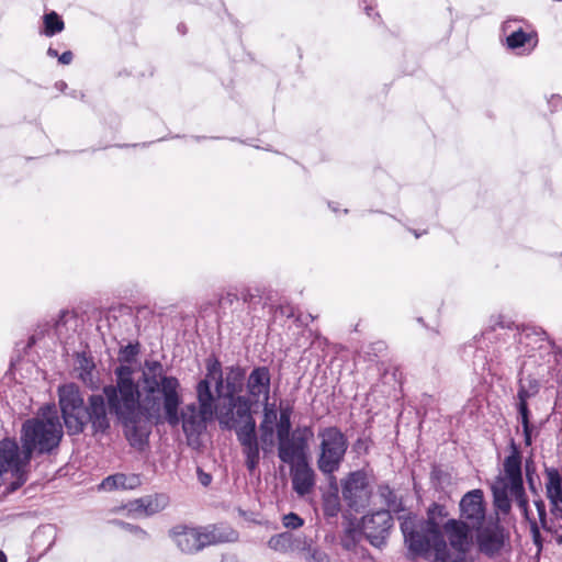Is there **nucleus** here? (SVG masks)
<instances>
[{
	"instance_id": "1",
	"label": "nucleus",
	"mask_w": 562,
	"mask_h": 562,
	"mask_svg": "<svg viewBox=\"0 0 562 562\" xmlns=\"http://www.w3.org/2000/svg\"><path fill=\"white\" fill-rule=\"evenodd\" d=\"M116 383L103 386L102 394H91L85 402L81 391L74 383L58 389V404L69 436H77L90 428L91 435L101 438L110 434L113 414L123 426L132 447L142 449L148 439L143 400L132 378L130 367L115 369Z\"/></svg>"
},
{
	"instance_id": "2",
	"label": "nucleus",
	"mask_w": 562,
	"mask_h": 562,
	"mask_svg": "<svg viewBox=\"0 0 562 562\" xmlns=\"http://www.w3.org/2000/svg\"><path fill=\"white\" fill-rule=\"evenodd\" d=\"M143 383L145 423L150 419L158 420L162 412L169 426L177 427L181 424L189 443L196 441L206 430L207 423L218 415L215 395L207 380H200L196 384L198 405L187 404L180 412V382L176 376L167 375L159 361L145 362Z\"/></svg>"
},
{
	"instance_id": "3",
	"label": "nucleus",
	"mask_w": 562,
	"mask_h": 562,
	"mask_svg": "<svg viewBox=\"0 0 562 562\" xmlns=\"http://www.w3.org/2000/svg\"><path fill=\"white\" fill-rule=\"evenodd\" d=\"M206 374L203 380L214 382L217 397L227 401V406L220 409L217 419L220 424L234 426V417H237L238 401L244 400L247 406V413H251V403L247 396L238 395L244 387L246 372L238 364L226 367L223 371L222 364L215 357L207 358L205 361Z\"/></svg>"
},
{
	"instance_id": "4",
	"label": "nucleus",
	"mask_w": 562,
	"mask_h": 562,
	"mask_svg": "<svg viewBox=\"0 0 562 562\" xmlns=\"http://www.w3.org/2000/svg\"><path fill=\"white\" fill-rule=\"evenodd\" d=\"M63 425L54 407L41 408V414L26 419L21 428L20 440L26 453L49 454L58 448L63 438Z\"/></svg>"
},
{
	"instance_id": "5",
	"label": "nucleus",
	"mask_w": 562,
	"mask_h": 562,
	"mask_svg": "<svg viewBox=\"0 0 562 562\" xmlns=\"http://www.w3.org/2000/svg\"><path fill=\"white\" fill-rule=\"evenodd\" d=\"M169 537L182 553L193 554L209 546L235 542L238 540V532L224 525L202 528L178 525L169 531Z\"/></svg>"
},
{
	"instance_id": "6",
	"label": "nucleus",
	"mask_w": 562,
	"mask_h": 562,
	"mask_svg": "<svg viewBox=\"0 0 562 562\" xmlns=\"http://www.w3.org/2000/svg\"><path fill=\"white\" fill-rule=\"evenodd\" d=\"M317 440V469L324 475L334 476L345 460L349 447L348 438L337 426H326L318 429Z\"/></svg>"
},
{
	"instance_id": "7",
	"label": "nucleus",
	"mask_w": 562,
	"mask_h": 562,
	"mask_svg": "<svg viewBox=\"0 0 562 562\" xmlns=\"http://www.w3.org/2000/svg\"><path fill=\"white\" fill-rule=\"evenodd\" d=\"M510 454L504 460V476H498L496 480L501 483H506L510 487V494L522 513L524 517L529 521L530 529L532 532L533 541L540 546V531L539 525L535 518L530 517L528 498L526 496L522 472H521V454L518 447L514 441L510 443Z\"/></svg>"
},
{
	"instance_id": "8",
	"label": "nucleus",
	"mask_w": 562,
	"mask_h": 562,
	"mask_svg": "<svg viewBox=\"0 0 562 562\" xmlns=\"http://www.w3.org/2000/svg\"><path fill=\"white\" fill-rule=\"evenodd\" d=\"M401 530L405 544L413 555H424L430 550L435 552L446 547V541L440 529H435L414 516H400Z\"/></svg>"
},
{
	"instance_id": "9",
	"label": "nucleus",
	"mask_w": 562,
	"mask_h": 562,
	"mask_svg": "<svg viewBox=\"0 0 562 562\" xmlns=\"http://www.w3.org/2000/svg\"><path fill=\"white\" fill-rule=\"evenodd\" d=\"M237 417H234V426L220 424L224 429H234L237 440L241 447L245 458V465L250 474H252L260 462V447L256 434V420L251 413H247V406L244 400H239Z\"/></svg>"
},
{
	"instance_id": "10",
	"label": "nucleus",
	"mask_w": 562,
	"mask_h": 562,
	"mask_svg": "<svg viewBox=\"0 0 562 562\" xmlns=\"http://www.w3.org/2000/svg\"><path fill=\"white\" fill-rule=\"evenodd\" d=\"M32 456L20 448L11 438L0 440V475L10 473L13 481L9 485L11 492L20 488L27 480V467Z\"/></svg>"
},
{
	"instance_id": "11",
	"label": "nucleus",
	"mask_w": 562,
	"mask_h": 562,
	"mask_svg": "<svg viewBox=\"0 0 562 562\" xmlns=\"http://www.w3.org/2000/svg\"><path fill=\"white\" fill-rule=\"evenodd\" d=\"M340 488L341 497L350 510L359 513L370 504L372 490L366 471L349 472L340 480Z\"/></svg>"
},
{
	"instance_id": "12",
	"label": "nucleus",
	"mask_w": 562,
	"mask_h": 562,
	"mask_svg": "<svg viewBox=\"0 0 562 562\" xmlns=\"http://www.w3.org/2000/svg\"><path fill=\"white\" fill-rule=\"evenodd\" d=\"M313 437L310 426H299L291 434L277 436L278 458L281 462L292 465L307 460L308 440Z\"/></svg>"
},
{
	"instance_id": "13",
	"label": "nucleus",
	"mask_w": 562,
	"mask_h": 562,
	"mask_svg": "<svg viewBox=\"0 0 562 562\" xmlns=\"http://www.w3.org/2000/svg\"><path fill=\"white\" fill-rule=\"evenodd\" d=\"M393 527V518L389 510H376L362 517L361 529L369 542L381 548Z\"/></svg>"
},
{
	"instance_id": "14",
	"label": "nucleus",
	"mask_w": 562,
	"mask_h": 562,
	"mask_svg": "<svg viewBox=\"0 0 562 562\" xmlns=\"http://www.w3.org/2000/svg\"><path fill=\"white\" fill-rule=\"evenodd\" d=\"M475 529L477 550L487 558L498 555L506 540L504 528L499 524L494 522Z\"/></svg>"
},
{
	"instance_id": "15",
	"label": "nucleus",
	"mask_w": 562,
	"mask_h": 562,
	"mask_svg": "<svg viewBox=\"0 0 562 562\" xmlns=\"http://www.w3.org/2000/svg\"><path fill=\"white\" fill-rule=\"evenodd\" d=\"M460 513L463 521L472 529L482 526L485 519V505L482 490H472L460 501Z\"/></svg>"
},
{
	"instance_id": "16",
	"label": "nucleus",
	"mask_w": 562,
	"mask_h": 562,
	"mask_svg": "<svg viewBox=\"0 0 562 562\" xmlns=\"http://www.w3.org/2000/svg\"><path fill=\"white\" fill-rule=\"evenodd\" d=\"M271 374L268 367H256L248 375L246 387L249 397L255 402L262 398L265 406H268L270 395Z\"/></svg>"
},
{
	"instance_id": "17",
	"label": "nucleus",
	"mask_w": 562,
	"mask_h": 562,
	"mask_svg": "<svg viewBox=\"0 0 562 562\" xmlns=\"http://www.w3.org/2000/svg\"><path fill=\"white\" fill-rule=\"evenodd\" d=\"M471 526L463 520L449 519L443 525L450 547L456 552L468 553L471 546Z\"/></svg>"
},
{
	"instance_id": "18",
	"label": "nucleus",
	"mask_w": 562,
	"mask_h": 562,
	"mask_svg": "<svg viewBox=\"0 0 562 562\" xmlns=\"http://www.w3.org/2000/svg\"><path fill=\"white\" fill-rule=\"evenodd\" d=\"M290 467L293 490L301 496L311 493L315 485L316 474L308 461L297 462Z\"/></svg>"
},
{
	"instance_id": "19",
	"label": "nucleus",
	"mask_w": 562,
	"mask_h": 562,
	"mask_svg": "<svg viewBox=\"0 0 562 562\" xmlns=\"http://www.w3.org/2000/svg\"><path fill=\"white\" fill-rule=\"evenodd\" d=\"M169 505V496L167 494L146 495L130 502L127 505L128 512L144 514L145 516H153L160 513Z\"/></svg>"
},
{
	"instance_id": "20",
	"label": "nucleus",
	"mask_w": 562,
	"mask_h": 562,
	"mask_svg": "<svg viewBox=\"0 0 562 562\" xmlns=\"http://www.w3.org/2000/svg\"><path fill=\"white\" fill-rule=\"evenodd\" d=\"M139 484L140 480L138 475H126L123 473H116L114 475L105 477L101 483V487L106 491H112L116 488L133 490L137 487Z\"/></svg>"
},
{
	"instance_id": "21",
	"label": "nucleus",
	"mask_w": 562,
	"mask_h": 562,
	"mask_svg": "<svg viewBox=\"0 0 562 562\" xmlns=\"http://www.w3.org/2000/svg\"><path fill=\"white\" fill-rule=\"evenodd\" d=\"M538 356L539 358H544L547 357V361L544 364H540V369L538 371V374L539 375H544L546 373L547 374H551V370L553 368V366L557 363V355L555 352L552 350V347L550 346L549 342H544L542 340V344L539 346V353H531L528 356V361H526L524 363V368L528 364V362H532V363H536L537 360H538Z\"/></svg>"
},
{
	"instance_id": "22",
	"label": "nucleus",
	"mask_w": 562,
	"mask_h": 562,
	"mask_svg": "<svg viewBox=\"0 0 562 562\" xmlns=\"http://www.w3.org/2000/svg\"><path fill=\"white\" fill-rule=\"evenodd\" d=\"M546 494L550 502H562V476L558 469L546 468Z\"/></svg>"
},
{
	"instance_id": "23",
	"label": "nucleus",
	"mask_w": 562,
	"mask_h": 562,
	"mask_svg": "<svg viewBox=\"0 0 562 562\" xmlns=\"http://www.w3.org/2000/svg\"><path fill=\"white\" fill-rule=\"evenodd\" d=\"M493 499L495 507L503 514H508L512 508V499L509 497L510 487L506 483L495 481L492 485Z\"/></svg>"
},
{
	"instance_id": "24",
	"label": "nucleus",
	"mask_w": 562,
	"mask_h": 562,
	"mask_svg": "<svg viewBox=\"0 0 562 562\" xmlns=\"http://www.w3.org/2000/svg\"><path fill=\"white\" fill-rule=\"evenodd\" d=\"M378 495L383 501L384 505L387 507L385 510L393 513L404 512V505L401 497L397 496L394 490H392L387 484H381L378 487Z\"/></svg>"
},
{
	"instance_id": "25",
	"label": "nucleus",
	"mask_w": 562,
	"mask_h": 562,
	"mask_svg": "<svg viewBox=\"0 0 562 562\" xmlns=\"http://www.w3.org/2000/svg\"><path fill=\"white\" fill-rule=\"evenodd\" d=\"M531 41H532L531 34L524 32L522 29H518L516 31H513L506 37L507 47L509 49H513V50L520 49V48L526 50V46L530 45ZM535 46H536V43L532 44L527 49V53H530L533 49Z\"/></svg>"
},
{
	"instance_id": "26",
	"label": "nucleus",
	"mask_w": 562,
	"mask_h": 562,
	"mask_svg": "<svg viewBox=\"0 0 562 562\" xmlns=\"http://www.w3.org/2000/svg\"><path fill=\"white\" fill-rule=\"evenodd\" d=\"M270 414L273 418H276V413L273 411H268L267 407H265V420L260 424V440L262 442V449L265 452L270 451L271 447L273 446V427L271 425V419H269Z\"/></svg>"
},
{
	"instance_id": "27",
	"label": "nucleus",
	"mask_w": 562,
	"mask_h": 562,
	"mask_svg": "<svg viewBox=\"0 0 562 562\" xmlns=\"http://www.w3.org/2000/svg\"><path fill=\"white\" fill-rule=\"evenodd\" d=\"M546 531L560 535L562 531V502H550V516L548 517Z\"/></svg>"
},
{
	"instance_id": "28",
	"label": "nucleus",
	"mask_w": 562,
	"mask_h": 562,
	"mask_svg": "<svg viewBox=\"0 0 562 562\" xmlns=\"http://www.w3.org/2000/svg\"><path fill=\"white\" fill-rule=\"evenodd\" d=\"M292 413L293 407L291 405L283 406V404L281 403L280 416L276 425V436H282L285 434H291L293 431L291 422Z\"/></svg>"
},
{
	"instance_id": "29",
	"label": "nucleus",
	"mask_w": 562,
	"mask_h": 562,
	"mask_svg": "<svg viewBox=\"0 0 562 562\" xmlns=\"http://www.w3.org/2000/svg\"><path fill=\"white\" fill-rule=\"evenodd\" d=\"M292 533L289 531L272 536L268 540V547L279 553H288L291 551Z\"/></svg>"
},
{
	"instance_id": "30",
	"label": "nucleus",
	"mask_w": 562,
	"mask_h": 562,
	"mask_svg": "<svg viewBox=\"0 0 562 562\" xmlns=\"http://www.w3.org/2000/svg\"><path fill=\"white\" fill-rule=\"evenodd\" d=\"M43 20H44V34L46 36H53L57 33H60L65 27L64 21L55 11L46 13L44 15Z\"/></svg>"
},
{
	"instance_id": "31",
	"label": "nucleus",
	"mask_w": 562,
	"mask_h": 562,
	"mask_svg": "<svg viewBox=\"0 0 562 562\" xmlns=\"http://www.w3.org/2000/svg\"><path fill=\"white\" fill-rule=\"evenodd\" d=\"M447 516L448 510L443 505L432 503L427 510V519L424 521L435 529H440V522Z\"/></svg>"
},
{
	"instance_id": "32",
	"label": "nucleus",
	"mask_w": 562,
	"mask_h": 562,
	"mask_svg": "<svg viewBox=\"0 0 562 562\" xmlns=\"http://www.w3.org/2000/svg\"><path fill=\"white\" fill-rule=\"evenodd\" d=\"M341 509L340 499L337 492L324 496L323 510L327 517H336Z\"/></svg>"
},
{
	"instance_id": "33",
	"label": "nucleus",
	"mask_w": 562,
	"mask_h": 562,
	"mask_svg": "<svg viewBox=\"0 0 562 562\" xmlns=\"http://www.w3.org/2000/svg\"><path fill=\"white\" fill-rule=\"evenodd\" d=\"M113 524L133 535L137 540L146 541L149 539V533L137 525H132L117 519L113 520Z\"/></svg>"
},
{
	"instance_id": "34",
	"label": "nucleus",
	"mask_w": 562,
	"mask_h": 562,
	"mask_svg": "<svg viewBox=\"0 0 562 562\" xmlns=\"http://www.w3.org/2000/svg\"><path fill=\"white\" fill-rule=\"evenodd\" d=\"M291 551H303L304 554L313 547L312 540L302 535L292 533Z\"/></svg>"
},
{
	"instance_id": "35",
	"label": "nucleus",
	"mask_w": 562,
	"mask_h": 562,
	"mask_svg": "<svg viewBox=\"0 0 562 562\" xmlns=\"http://www.w3.org/2000/svg\"><path fill=\"white\" fill-rule=\"evenodd\" d=\"M533 505L538 513L539 524L543 530H546L547 521H548V515H547V508L546 503L541 498V496H537L533 498Z\"/></svg>"
},
{
	"instance_id": "36",
	"label": "nucleus",
	"mask_w": 562,
	"mask_h": 562,
	"mask_svg": "<svg viewBox=\"0 0 562 562\" xmlns=\"http://www.w3.org/2000/svg\"><path fill=\"white\" fill-rule=\"evenodd\" d=\"M305 562H330L328 555L316 547H312L304 554Z\"/></svg>"
},
{
	"instance_id": "37",
	"label": "nucleus",
	"mask_w": 562,
	"mask_h": 562,
	"mask_svg": "<svg viewBox=\"0 0 562 562\" xmlns=\"http://www.w3.org/2000/svg\"><path fill=\"white\" fill-rule=\"evenodd\" d=\"M304 524V520L296 514L290 513L288 515H284L283 517V525L284 527L289 529H297L302 527Z\"/></svg>"
},
{
	"instance_id": "38",
	"label": "nucleus",
	"mask_w": 562,
	"mask_h": 562,
	"mask_svg": "<svg viewBox=\"0 0 562 562\" xmlns=\"http://www.w3.org/2000/svg\"><path fill=\"white\" fill-rule=\"evenodd\" d=\"M533 396H535V394H531L530 390H527L525 380L522 378H520L518 392H517L518 403H527V401Z\"/></svg>"
},
{
	"instance_id": "39",
	"label": "nucleus",
	"mask_w": 562,
	"mask_h": 562,
	"mask_svg": "<svg viewBox=\"0 0 562 562\" xmlns=\"http://www.w3.org/2000/svg\"><path fill=\"white\" fill-rule=\"evenodd\" d=\"M517 409H518L521 426H526V424H530V420H529L530 412L528 408V403H518Z\"/></svg>"
},
{
	"instance_id": "40",
	"label": "nucleus",
	"mask_w": 562,
	"mask_h": 562,
	"mask_svg": "<svg viewBox=\"0 0 562 562\" xmlns=\"http://www.w3.org/2000/svg\"><path fill=\"white\" fill-rule=\"evenodd\" d=\"M138 352V349L136 346L134 345H127L125 346L122 350H121V355L123 357V359L127 362H131L135 356L137 355Z\"/></svg>"
},
{
	"instance_id": "41",
	"label": "nucleus",
	"mask_w": 562,
	"mask_h": 562,
	"mask_svg": "<svg viewBox=\"0 0 562 562\" xmlns=\"http://www.w3.org/2000/svg\"><path fill=\"white\" fill-rule=\"evenodd\" d=\"M525 383L527 385V390H530V393L531 394H537L539 392V381L535 378H531V376H528L526 380H525Z\"/></svg>"
},
{
	"instance_id": "42",
	"label": "nucleus",
	"mask_w": 562,
	"mask_h": 562,
	"mask_svg": "<svg viewBox=\"0 0 562 562\" xmlns=\"http://www.w3.org/2000/svg\"><path fill=\"white\" fill-rule=\"evenodd\" d=\"M531 431L532 426L530 424H526V426H522L524 441L526 446H531L532 443Z\"/></svg>"
},
{
	"instance_id": "43",
	"label": "nucleus",
	"mask_w": 562,
	"mask_h": 562,
	"mask_svg": "<svg viewBox=\"0 0 562 562\" xmlns=\"http://www.w3.org/2000/svg\"><path fill=\"white\" fill-rule=\"evenodd\" d=\"M527 483H528L529 491L531 492L533 497L540 496L539 488L536 484V481H535V477L532 476V474L528 475Z\"/></svg>"
},
{
	"instance_id": "44",
	"label": "nucleus",
	"mask_w": 562,
	"mask_h": 562,
	"mask_svg": "<svg viewBox=\"0 0 562 562\" xmlns=\"http://www.w3.org/2000/svg\"><path fill=\"white\" fill-rule=\"evenodd\" d=\"M72 53L70 50L64 52L60 56H58V60L63 65H69L72 61Z\"/></svg>"
},
{
	"instance_id": "45",
	"label": "nucleus",
	"mask_w": 562,
	"mask_h": 562,
	"mask_svg": "<svg viewBox=\"0 0 562 562\" xmlns=\"http://www.w3.org/2000/svg\"><path fill=\"white\" fill-rule=\"evenodd\" d=\"M199 480L202 485L207 486L211 483V475L207 473H203L202 471L199 472Z\"/></svg>"
},
{
	"instance_id": "46",
	"label": "nucleus",
	"mask_w": 562,
	"mask_h": 562,
	"mask_svg": "<svg viewBox=\"0 0 562 562\" xmlns=\"http://www.w3.org/2000/svg\"><path fill=\"white\" fill-rule=\"evenodd\" d=\"M529 474H532L533 477L536 474V469H535L533 462L531 460L526 461V477L527 479H528Z\"/></svg>"
},
{
	"instance_id": "47",
	"label": "nucleus",
	"mask_w": 562,
	"mask_h": 562,
	"mask_svg": "<svg viewBox=\"0 0 562 562\" xmlns=\"http://www.w3.org/2000/svg\"><path fill=\"white\" fill-rule=\"evenodd\" d=\"M513 22H520V20H517V19H508V20H506L503 23V25H502L503 32H507L512 27V23Z\"/></svg>"
},
{
	"instance_id": "48",
	"label": "nucleus",
	"mask_w": 562,
	"mask_h": 562,
	"mask_svg": "<svg viewBox=\"0 0 562 562\" xmlns=\"http://www.w3.org/2000/svg\"><path fill=\"white\" fill-rule=\"evenodd\" d=\"M550 103L558 108L562 104V99L559 97V95H552L551 100H550Z\"/></svg>"
},
{
	"instance_id": "49",
	"label": "nucleus",
	"mask_w": 562,
	"mask_h": 562,
	"mask_svg": "<svg viewBox=\"0 0 562 562\" xmlns=\"http://www.w3.org/2000/svg\"><path fill=\"white\" fill-rule=\"evenodd\" d=\"M241 297H243L244 302H250L252 300L254 295L249 291H244L241 293Z\"/></svg>"
},
{
	"instance_id": "50",
	"label": "nucleus",
	"mask_w": 562,
	"mask_h": 562,
	"mask_svg": "<svg viewBox=\"0 0 562 562\" xmlns=\"http://www.w3.org/2000/svg\"><path fill=\"white\" fill-rule=\"evenodd\" d=\"M47 55L49 57H57L58 56V52L55 48L49 47L48 50H47Z\"/></svg>"
},
{
	"instance_id": "51",
	"label": "nucleus",
	"mask_w": 562,
	"mask_h": 562,
	"mask_svg": "<svg viewBox=\"0 0 562 562\" xmlns=\"http://www.w3.org/2000/svg\"><path fill=\"white\" fill-rule=\"evenodd\" d=\"M226 300H228L232 303L234 300H237V295L228 293L226 296Z\"/></svg>"
},
{
	"instance_id": "52",
	"label": "nucleus",
	"mask_w": 562,
	"mask_h": 562,
	"mask_svg": "<svg viewBox=\"0 0 562 562\" xmlns=\"http://www.w3.org/2000/svg\"><path fill=\"white\" fill-rule=\"evenodd\" d=\"M0 562H7V557L2 551H0Z\"/></svg>"
}]
</instances>
